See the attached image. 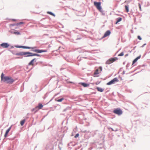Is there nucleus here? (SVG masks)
<instances>
[{
  "instance_id": "39448f33",
  "label": "nucleus",
  "mask_w": 150,
  "mask_h": 150,
  "mask_svg": "<svg viewBox=\"0 0 150 150\" xmlns=\"http://www.w3.org/2000/svg\"><path fill=\"white\" fill-rule=\"evenodd\" d=\"M94 5L96 7L97 9L99 11H101V7L100 6L101 3L100 2H94Z\"/></svg>"
},
{
  "instance_id": "f8f14e48",
  "label": "nucleus",
  "mask_w": 150,
  "mask_h": 150,
  "mask_svg": "<svg viewBox=\"0 0 150 150\" xmlns=\"http://www.w3.org/2000/svg\"><path fill=\"white\" fill-rule=\"evenodd\" d=\"M36 62V59L35 58H34L28 64L29 65H34V62Z\"/></svg>"
},
{
  "instance_id": "6e6552de",
  "label": "nucleus",
  "mask_w": 150,
  "mask_h": 150,
  "mask_svg": "<svg viewBox=\"0 0 150 150\" xmlns=\"http://www.w3.org/2000/svg\"><path fill=\"white\" fill-rule=\"evenodd\" d=\"M33 51L36 52L37 53H41L43 52H47V50H33Z\"/></svg>"
},
{
  "instance_id": "cd10ccee",
  "label": "nucleus",
  "mask_w": 150,
  "mask_h": 150,
  "mask_svg": "<svg viewBox=\"0 0 150 150\" xmlns=\"http://www.w3.org/2000/svg\"><path fill=\"white\" fill-rule=\"evenodd\" d=\"M64 99L63 98H62L61 99L58 100L57 101L58 102H61L62 100H63Z\"/></svg>"
},
{
  "instance_id": "2f4dec72",
  "label": "nucleus",
  "mask_w": 150,
  "mask_h": 150,
  "mask_svg": "<svg viewBox=\"0 0 150 150\" xmlns=\"http://www.w3.org/2000/svg\"><path fill=\"white\" fill-rule=\"evenodd\" d=\"M15 25H16V24H11L10 25V26H14Z\"/></svg>"
},
{
  "instance_id": "f257e3e1",
  "label": "nucleus",
  "mask_w": 150,
  "mask_h": 150,
  "mask_svg": "<svg viewBox=\"0 0 150 150\" xmlns=\"http://www.w3.org/2000/svg\"><path fill=\"white\" fill-rule=\"evenodd\" d=\"M1 79L2 81L6 82L7 83H12L14 80L8 76H4V74L2 73L1 76Z\"/></svg>"
},
{
  "instance_id": "bb28decb",
  "label": "nucleus",
  "mask_w": 150,
  "mask_h": 150,
  "mask_svg": "<svg viewBox=\"0 0 150 150\" xmlns=\"http://www.w3.org/2000/svg\"><path fill=\"white\" fill-rule=\"evenodd\" d=\"M15 30L14 29H11L10 30V32L14 34V33L15 32Z\"/></svg>"
},
{
  "instance_id": "b1692460",
  "label": "nucleus",
  "mask_w": 150,
  "mask_h": 150,
  "mask_svg": "<svg viewBox=\"0 0 150 150\" xmlns=\"http://www.w3.org/2000/svg\"><path fill=\"white\" fill-rule=\"evenodd\" d=\"M23 23H24L23 22H21L18 23H16V25H17V26H18V25H19L23 24Z\"/></svg>"
},
{
  "instance_id": "a211bd4d",
  "label": "nucleus",
  "mask_w": 150,
  "mask_h": 150,
  "mask_svg": "<svg viewBox=\"0 0 150 150\" xmlns=\"http://www.w3.org/2000/svg\"><path fill=\"white\" fill-rule=\"evenodd\" d=\"M141 57V56H139L138 57L136 58L132 62V64H134Z\"/></svg>"
},
{
  "instance_id": "4be33fe9",
  "label": "nucleus",
  "mask_w": 150,
  "mask_h": 150,
  "mask_svg": "<svg viewBox=\"0 0 150 150\" xmlns=\"http://www.w3.org/2000/svg\"><path fill=\"white\" fill-rule=\"evenodd\" d=\"M125 8L126 11L127 12H128L129 11V8L128 6L126 5L125 6Z\"/></svg>"
},
{
  "instance_id": "a878e982",
  "label": "nucleus",
  "mask_w": 150,
  "mask_h": 150,
  "mask_svg": "<svg viewBox=\"0 0 150 150\" xmlns=\"http://www.w3.org/2000/svg\"><path fill=\"white\" fill-rule=\"evenodd\" d=\"M124 55L123 52H122L120 54L118 55V56H123Z\"/></svg>"
},
{
  "instance_id": "7ed1b4c3",
  "label": "nucleus",
  "mask_w": 150,
  "mask_h": 150,
  "mask_svg": "<svg viewBox=\"0 0 150 150\" xmlns=\"http://www.w3.org/2000/svg\"><path fill=\"white\" fill-rule=\"evenodd\" d=\"M113 112L114 113L119 115H121L122 113V110L119 108L115 109L114 110Z\"/></svg>"
},
{
  "instance_id": "6ab92c4d",
  "label": "nucleus",
  "mask_w": 150,
  "mask_h": 150,
  "mask_svg": "<svg viewBox=\"0 0 150 150\" xmlns=\"http://www.w3.org/2000/svg\"><path fill=\"white\" fill-rule=\"evenodd\" d=\"M96 89L98 90V91L100 92H102L103 91V89L101 88L97 87L96 88Z\"/></svg>"
},
{
  "instance_id": "9d476101",
  "label": "nucleus",
  "mask_w": 150,
  "mask_h": 150,
  "mask_svg": "<svg viewBox=\"0 0 150 150\" xmlns=\"http://www.w3.org/2000/svg\"><path fill=\"white\" fill-rule=\"evenodd\" d=\"M0 45L4 48H7L8 47L9 45L6 43H3Z\"/></svg>"
},
{
  "instance_id": "1a4fd4ad",
  "label": "nucleus",
  "mask_w": 150,
  "mask_h": 150,
  "mask_svg": "<svg viewBox=\"0 0 150 150\" xmlns=\"http://www.w3.org/2000/svg\"><path fill=\"white\" fill-rule=\"evenodd\" d=\"M102 70V68L101 67H100L98 69L96 70L94 73L95 75H97L99 74Z\"/></svg>"
},
{
  "instance_id": "c756f323",
  "label": "nucleus",
  "mask_w": 150,
  "mask_h": 150,
  "mask_svg": "<svg viewBox=\"0 0 150 150\" xmlns=\"http://www.w3.org/2000/svg\"><path fill=\"white\" fill-rule=\"evenodd\" d=\"M137 38L138 39H139L140 40H142V38H141L140 36L139 35L138 36Z\"/></svg>"
},
{
  "instance_id": "4468645a",
  "label": "nucleus",
  "mask_w": 150,
  "mask_h": 150,
  "mask_svg": "<svg viewBox=\"0 0 150 150\" xmlns=\"http://www.w3.org/2000/svg\"><path fill=\"white\" fill-rule=\"evenodd\" d=\"M11 129V127H10L8 129H7L6 131V132L5 133V134H4V137L5 138H6L8 135V134L9 132L10 131Z\"/></svg>"
},
{
  "instance_id": "423d86ee",
  "label": "nucleus",
  "mask_w": 150,
  "mask_h": 150,
  "mask_svg": "<svg viewBox=\"0 0 150 150\" xmlns=\"http://www.w3.org/2000/svg\"><path fill=\"white\" fill-rule=\"evenodd\" d=\"M118 81L119 80L117 78H115L113 79L112 80H111L110 82L107 83V85H110L112 84L115 83V82H118Z\"/></svg>"
},
{
  "instance_id": "393cba45",
  "label": "nucleus",
  "mask_w": 150,
  "mask_h": 150,
  "mask_svg": "<svg viewBox=\"0 0 150 150\" xmlns=\"http://www.w3.org/2000/svg\"><path fill=\"white\" fill-rule=\"evenodd\" d=\"M14 34L17 35H20L21 34L20 33L18 32H15L14 33Z\"/></svg>"
},
{
  "instance_id": "9b49d317",
  "label": "nucleus",
  "mask_w": 150,
  "mask_h": 150,
  "mask_svg": "<svg viewBox=\"0 0 150 150\" xmlns=\"http://www.w3.org/2000/svg\"><path fill=\"white\" fill-rule=\"evenodd\" d=\"M110 34V30H108L105 33L103 38H105L109 36Z\"/></svg>"
},
{
  "instance_id": "473e14b6",
  "label": "nucleus",
  "mask_w": 150,
  "mask_h": 150,
  "mask_svg": "<svg viewBox=\"0 0 150 150\" xmlns=\"http://www.w3.org/2000/svg\"><path fill=\"white\" fill-rule=\"evenodd\" d=\"M12 21H17V20H16V19H12Z\"/></svg>"
},
{
  "instance_id": "5701e85b",
  "label": "nucleus",
  "mask_w": 150,
  "mask_h": 150,
  "mask_svg": "<svg viewBox=\"0 0 150 150\" xmlns=\"http://www.w3.org/2000/svg\"><path fill=\"white\" fill-rule=\"evenodd\" d=\"M47 13L49 14H50L52 16H55V15L54 13H52V12H51L48 11V12H47Z\"/></svg>"
},
{
  "instance_id": "2eb2a0df",
  "label": "nucleus",
  "mask_w": 150,
  "mask_h": 150,
  "mask_svg": "<svg viewBox=\"0 0 150 150\" xmlns=\"http://www.w3.org/2000/svg\"><path fill=\"white\" fill-rule=\"evenodd\" d=\"M20 47H21V48H25V49H33L34 48H37L36 47H25V46H21Z\"/></svg>"
},
{
  "instance_id": "f3484780",
  "label": "nucleus",
  "mask_w": 150,
  "mask_h": 150,
  "mask_svg": "<svg viewBox=\"0 0 150 150\" xmlns=\"http://www.w3.org/2000/svg\"><path fill=\"white\" fill-rule=\"evenodd\" d=\"M141 57V56H139L138 57L136 58L132 62V64H134Z\"/></svg>"
},
{
  "instance_id": "20e7f679",
  "label": "nucleus",
  "mask_w": 150,
  "mask_h": 150,
  "mask_svg": "<svg viewBox=\"0 0 150 150\" xmlns=\"http://www.w3.org/2000/svg\"><path fill=\"white\" fill-rule=\"evenodd\" d=\"M43 105L41 103H39L38 105L35 108L32 109V111L35 110V112L38 111L39 109H40L42 108L43 107Z\"/></svg>"
},
{
  "instance_id": "412c9836",
  "label": "nucleus",
  "mask_w": 150,
  "mask_h": 150,
  "mask_svg": "<svg viewBox=\"0 0 150 150\" xmlns=\"http://www.w3.org/2000/svg\"><path fill=\"white\" fill-rule=\"evenodd\" d=\"M25 122V120H21V122H20V124H21V126H23L24 125Z\"/></svg>"
},
{
  "instance_id": "dca6fc26",
  "label": "nucleus",
  "mask_w": 150,
  "mask_h": 150,
  "mask_svg": "<svg viewBox=\"0 0 150 150\" xmlns=\"http://www.w3.org/2000/svg\"><path fill=\"white\" fill-rule=\"evenodd\" d=\"M82 86L84 87H86L89 86V84L84 83H80Z\"/></svg>"
},
{
  "instance_id": "f704fd0d",
  "label": "nucleus",
  "mask_w": 150,
  "mask_h": 150,
  "mask_svg": "<svg viewBox=\"0 0 150 150\" xmlns=\"http://www.w3.org/2000/svg\"><path fill=\"white\" fill-rule=\"evenodd\" d=\"M128 55V54H126V55H125V56L126 57L127 56V55Z\"/></svg>"
},
{
  "instance_id": "ddd939ff",
  "label": "nucleus",
  "mask_w": 150,
  "mask_h": 150,
  "mask_svg": "<svg viewBox=\"0 0 150 150\" xmlns=\"http://www.w3.org/2000/svg\"><path fill=\"white\" fill-rule=\"evenodd\" d=\"M15 55L18 56H23L26 55L25 52H20L15 54Z\"/></svg>"
},
{
  "instance_id": "0eeeda50",
  "label": "nucleus",
  "mask_w": 150,
  "mask_h": 150,
  "mask_svg": "<svg viewBox=\"0 0 150 150\" xmlns=\"http://www.w3.org/2000/svg\"><path fill=\"white\" fill-rule=\"evenodd\" d=\"M26 57H30V56H40V55L39 54H33L32 53L30 52H25Z\"/></svg>"
},
{
  "instance_id": "f03ea898",
  "label": "nucleus",
  "mask_w": 150,
  "mask_h": 150,
  "mask_svg": "<svg viewBox=\"0 0 150 150\" xmlns=\"http://www.w3.org/2000/svg\"><path fill=\"white\" fill-rule=\"evenodd\" d=\"M118 59V58L116 57L111 58L106 62V64H109L117 60Z\"/></svg>"
},
{
  "instance_id": "7c9ffc66",
  "label": "nucleus",
  "mask_w": 150,
  "mask_h": 150,
  "mask_svg": "<svg viewBox=\"0 0 150 150\" xmlns=\"http://www.w3.org/2000/svg\"><path fill=\"white\" fill-rule=\"evenodd\" d=\"M139 7L140 8V10L141 11V5L140 4H139Z\"/></svg>"
},
{
  "instance_id": "72a5a7b5",
  "label": "nucleus",
  "mask_w": 150,
  "mask_h": 150,
  "mask_svg": "<svg viewBox=\"0 0 150 150\" xmlns=\"http://www.w3.org/2000/svg\"><path fill=\"white\" fill-rule=\"evenodd\" d=\"M67 83H72V82H68V81H67Z\"/></svg>"
},
{
  "instance_id": "aec40b11",
  "label": "nucleus",
  "mask_w": 150,
  "mask_h": 150,
  "mask_svg": "<svg viewBox=\"0 0 150 150\" xmlns=\"http://www.w3.org/2000/svg\"><path fill=\"white\" fill-rule=\"evenodd\" d=\"M122 18H121L120 17V18H117V21L115 23V24H117V23L118 22L121 21H122Z\"/></svg>"
},
{
  "instance_id": "c85d7f7f",
  "label": "nucleus",
  "mask_w": 150,
  "mask_h": 150,
  "mask_svg": "<svg viewBox=\"0 0 150 150\" xmlns=\"http://www.w3.org/2000/svg\"><path fill=\"white\" fill-rule=\"evenodd\" d=\"M79 134L78 133V134H77L74 137L75 138H76L77 137H79Z\"/></svg>"
}]
</instances>
